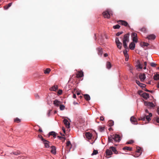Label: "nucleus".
Instances as JSON below:
<instances>
[{"instance_id":"f704fd0d","label":"nucleus","mask_w":159,"mask_h":159,"mask_svg":"<svg viewBox=\"0 0 159 159\" xmlns=\"http://www.w3.org/2000/svg\"><path fill=\"white\" fill-rule=\"evenodd\" d=\"M51 70L49 68H47L44 70V73L45 74H48L50 71Z\"/></svg>"},{"instance_id":"dca6fc26","label":"nucleus","mask_w":159,"mask_h":159,"mask_svg":"<svg viewBox=\"0 0 159 159\" xmlns=\"http://www.w3.org/2000/svg\"><path fill=\"white\" fill-rule=\"evenodd\" d=\"M134 42H132L129 44V47L130 49L133 50H134L135 48V44L134 43Z\"/></svg>"},{"instance_id":"680f3d73","label":"nucleus","mask_w":159,"mask_h":159,"mask_svg":"<svg viewBox=\"0 0 159 159\" xmlns=\"http://www.w3.org/2000/svg\"><path fill=\"white\" fill-rule=\"evenodd\" d=\"M157 123H159V117L157 118Z\"/></svg>"},{"instance_id":"c756f323","label":"nucleus","mask_w":159,"mask_h":159,"mask_svg":"<svg viewBox=\"0 0 159 159\" xmlns=\"http://www.w3.org/2000/svg\"><path fill=\"white\" fill-rule=\"evenodd\" d=\"M153 79L156 80H159V74H156L155 75L153 76Z\"/></svg>"},{"instance_id":"b1692460","label":"nucleus","mask_w":159,"mask_h":159,"mask_svg":"<svg viewBox=\"0 0 159 159\" xmlns=\"http://www.w3.org/2000/svg\"><path fill=\"white\" fill-rule=\"evenodd\" d=\"M84 97L85 99L87 101H89L90 100V98L89 95L87 94H85L84 95Z\"/></svg>"},{"instance_id":"2eb2a0df","label":"nucleus","mask_w":159,"mask_h":159,"mask_svg":"<svg viewBox=\"0 0 159 159\" xmlns=\"http://www.w3.org/2000/svg\"><path fill=\"white\" fill-rule=\"evenodd\" d=\"M156 38V36L153 34H151L148 35L147 38L149 40H154Z\"/></svg>"},{"instance_id":"9b49d317","label":"nucleus","mask_w":159,"mask_h":159,"mask_svg":"<svg viewBox=\"0 0 159 159\" xmlns=\"http://www.w3.org/2000/svg\"><path fill=\"white\" fill-rule=\"evenodd\" d=\"M136 67L137 69H142L143 68V64H141L140 61H138L137 63Z\"/></svg>"},{"instance_id":"6ab92c4d","label":"nucleus","mask_w":159,"mask_h":159,"mask_svg":"<svg viewBox=\"0 0 159 159\" xmlns=\"http://www.w3.org/2000/svg\"><path fill=\"white\" fill-rule=\"evenodd\" d=\"M136 83L141 87L144 88L145 87V84L140 83L139 81L136 80Z\"/></svg>"},{"instance_id":"052dcab7","label":"nucleus","mask_w":159,"mask_h":159,"mask_svg":"<svg viewBox=\"0 0 159 159\" xmlns=\"http://www.w3.org/2000/svg\"><path fill=\"white\" fill-rule=\"evenodd\" d=\"M157 112L158 114L159 115V107H158L157 110Z\"/></svg>"},{"instance_id":"a19ab883","label":"nucleus","mask_w":159,"mask_h":159,"mask_svg":"<svg viewBox=\"0 0 159 159\" xmlns=\"http://www.w3.org/2000/svg\"><path fill=\"white\" fill-rule=\"evenodd\" d=\"M141 31L144 33L146 32V28L143 27L141 29Z\"/></svg>"},{"instance_id":"423d86ee","label":"nucleus","mask_w":159,"mask_h":159,"mask_svg":"<svg viewBox=\"0 0 159 159\" xmlns=\"http://www.w3.org/2000/svg\"><path fill=\"white\" fill-rule=\"evenodd\" d=\"M144 104L150 108H153L155 107V105L152 102H145Z\"/></svg>"},{"instance_id":"cd10ccee","label":"nucleus","mask_w":159,"mask_h":159,"mask_svg":"<svg viewBox=\"0 0 159 159\" xmlns=\"http://www.w3.org/2000/svg\"><path fill=\"white\" fill-rule=\"evenodd\" d=\"M123 150H129V151H131L132 150V148H130V147H129L126 146V147H124L123 148Z\"/></svg>"},{"instance_id":"13d9d810","label":"nucleus","mask_w":159,"mask_h":159,"mask_svg":"<svg viewBox=\"0 0 159 159\" xmlns=\"http://www.w3.org/2000/svg\"><path fill=\"white\" fill-rule=\"evenodd\" d=\"M100 120H104V118L103 117L101 116L100 117Z\"/></svg>"},{"instance_id":"79ce46f5","label":"nucleus","mask_w":159,"mask_h":159,"mask_svg":"<svg viewBox=\"0 0 159 159\" xmlns=\"http://www.w3.org/2000/svg\"><path fill=\"white\" fill-rule=\"evenodd\" d=\"M115 42H116V44L120 42V41H119L118 38H117L116 37V38Z\"/></svg>"},{"instance_id":"3c124183","label":"nucleus","mask_w":159,"mask_h":159,"mask_svg":"<svg viewBox=\"0 0 159 159\" xmlns=\"http://www.w3.org/2000/svg\"><path fill=\"white\" fill-rule=\"evenodd\" d=\"M57 93L59 95H61L62 93V90H59Z\"/></svg>"},{"instance_id":"5fc2aeb1","label":"nucleus","mask_w":159,"mask_h":159,"mask_svg":"<svg viewBox=\"0 0 159 159\" xmlns=\"http://www.w3.org/2000/svg\"><path fill=\"white\" fill-rule=\"evenodd\" d=\"M62 130L63 131V132H64V133H65V132H66V131H65V129L64 128V127H62Z\"/></svg>"},{"instance_id":"c85d7f7f","label":"nucleus","mask_w":159,"mask_h":159,"mask_svg":"<svg viewBox=\"0 0 159 159\" xmlns=\"http://www.w3.org/2000/svg\"><path fill=\"white\" fill-rule=\"evenodd\" d=\"M110 148L111 149L112 151L114 152L116 154L117 153V151L116 148L114 147H111Z\"/></svg>"},{"instance_id":"f8f14e48","label":"nucleus","mask_w":159,"mask_h":159,"mask_svg":"<svg viewBox=\"0 0 159 159\" xmlns=\"http://www.w3.org/2000/svg\"><path fill=\"white\" fill-rule=\"evenodd\" d=\"M136 152L137 153H139L140 154L138 155H135L134 156L135 157H138L142 153L141 148H140V147H139L138 148H137Z\"/></svg>"},{"instance_id":"f03ea898","label":"nucleus","mask_w":159,"mask_h":159,"mask_svg":"<svg viewBox=\"0 0 159 159\" xmlns=\"http://www.w3.org/2000/svg\"><path fill=\"white\" fill-rule=\"evenodd\" d=\"M129 33L125 34L124 36L123 39V44L125 49H127L128 48L127 43L129 41Z\"/></svg>"},{"instance_id":"e433bc0d","label":"nucleus","mask_w":159,"mask_h":159,"mask_svg":"<svg viewBox=\"0 0 159 159\" xmlns=\"http://www.w3.org/2000/svg\"><path fill=\"white\" fill-rule=\"evenodd\" d=\"M20 151H16V152H12L11 154H14L15 155H17L18 154H20Z\"/></svg>"},{"instance_id":"4468645a","label":"nucleus","mask_w":159,"mask_h":159,"mask_svg":"<svg viewBox=\"0 0 159 159\" xmlns=\"http://www.w3.org/2000/svg\"><path fill=\"white\" fill-rule=\"evenodd\" d=\"M63 122L67 128H70V123L69 122L68 120L67 119H64Z\"/></svg>"},{"instance_id":"7c9ffc66","label":"nucleus","mask_w":159,"mask_h":159,"mask_svg":"<svg viewBox=\"0 0 159 159\" xmlns=\"http://www.w3.org/2000/svg\"><path fill=\"white\" fill-rule=\"evenodd\" d=\"M111 65L110 62H107L106 64V67L108 69H110L111 67Z\"/></svg>"},{"instance_id":"72a5a7b5","label":"nucleus","mask_w":159,"mask_h":159,"mask_svg":"<svg viewBox=\"0 0 159 159\" xmlns=\"http://www.w3.org/2000/svg\"><path fill=\"white\" fill-rule=\"evenodd\" d=\"M108 125L110 126H111L114 125V121L112 120H110L108 122Z\"/></svg>"},{"instance_id":"0eeeda50","label":"nucleus","mask_w":159,"mask_h":159,"mask_svg":"<svg viewBox=\"0 0 159 159\" xmlns=\"http://www.w3.org/2000/svg\"><path fill=\"white\" fill-rule=\"evenodd\" d=\"M139 78L142 82H143L146 79L145 75L144 74H140L139 75Z\"/></svg>"},{"instance_id":"4c0bfd02","label":"nucleus","mask_w":159,"mask_h":159,"mask_svg":"<svg viewBox=\"0 0 159 159\" xmlns=\"http://www.w3.org/2000/svg\"><path fill=\"white\" fill-rule=\"evenodd\" d=\"M123 53L125 57H128L129 56V55L127 53V51L126 50H124L123 51Z\"/></svg>"},{"instance_id":"a878e982","label":"nucleus","mask_w":159,"mask_h":159,"mask_svg":"<svg viewBox=\"0 0 159 159\" xmlns=\"http://www.w3.org/2000/svg\"><path fill=\"white\" fill-rule=\"evenodd\" d=\"M49 135H52L53 136V137L54 138H55L56 137V133L54 131H52L50 132L49 133Z\"/></svg>"},{"instance_id":"e2e57ef3","label":"nucleus","mask_w":159,"mask_h":159,"mask_svg":"<svg viewBox=\"0 0 159 159\" xmlns=\"http://www.w3.org/2000/svg\"><path fill=\"white\" fill-rule=\"evenodd\" d=\"M145 112L147 113H148L149 111L148 109H146L145 110Z\"/></svg>"},{"instance_id":"2f4dec72","label":"nucleus","mask_w":159,"mask_h":159,"mask_svg":"<svg viewBox=\"0 0 159 159\" xmlns=\"http://www.w3.org/2000/svg\"><path fill=\"white\" fill-rule=\"evenodd\" d=\"M117 47L119 49H121L122 46V43H121L120 42L119 43H117L116 44Z\"/></svg>"},{"instance_id":"39448f33","label":"nucleus","mask_w":159,"mask_h":159,"mask_svg":"<svg viewBox=\"0 0 159 159\" xmlns=\"http://www.w3.org/2000/svg\"><path fill=\"white\" fill-rule=\"evenodd\" d=\"M131 38L134 42L137 43L138 42L137 34L135 33H133L131 34Z\"/></svg>"},{"instance_id":"a211bd4d","label":"nucleus","mask_w":159,"mask_h":159,"mask_svg":"<svg viewBox=\"0 0 159 159\" xmlns=\"http://www.w3.org/2000/svg\"><path fill=\"white\" fill-rule=\"evenodd\" d=\"M142 97L145 99H147L149 98V95L148 93H144L142 94Z\"/></svg>"},{"instance_id":"393cba45","label":"nucleus","mask_w":159,"mask_h":159,"mask_svg":"<svg viewBox=\"0 0 159 159\" xmlns=\"http://www.w3.org/2000/svg\"><path fill=\"white\" fill-rule=\"evenodd\" d=\"M58 88V86L57 85H54L50 89V90L52 91H56Z\"/></svg>"},{"instance_id":"c03bdc74","label":"nucleus","mask_w":159,"mask_h":159,"mask_svg":"<svg viewBox=\"0 0 159 159\" xmlns=\"http://www.w3.org/2000/svg\"><path fill=\"white\" fill-rule=\"evenodd\" d=\"M14 121L19 122L20 121V120L18 118H16L14 119Z\"/></svg>"},{"instance_id":"f257e3e1","label":"nucleus","mask_w":159,"mask_h":159,"mask_svg":"<svg viewBox=\"0 0 159 159\" xmlns=\"http://www.w3.org/2000/svg\"><path fill=\"white\" fill-rule=\"evenodd\" d=\"M121 137L120 136L117 134H113L111 135V136L108 137V141L109 142L112 143L113 139L116 142H119L121 139Z\"/></svg>"},{"instance_id":"473e14b6","label":"nucleus","mask_w":159,"mask_h":159,"mask_svg":"<svg viewBox=\"0 0 159 159\" xmlns=\"http://www.w3.org/2000/svg\"><path fill=\"white\" fill-rule=\"evenodd\" d=\"M12 3H9L7 6H4V8L5 9H7L9 7H10L11 5H12Z\"/></svg>"},{"instance_id":"8fccbe9b","label":"nucleus","mask_w":159,"mask_h":159,"mask_svg":"<svg viewBox=\"0 0 159 159\" xmlns=\"http://www.w3.org/2000/svg\"><path fill=\"white\" fill-rule=\"evenodd\" d=\"M147 62L145 61L144 62V67H143V69L145 70L146 69V66H147Z\"/></svg>"},{"instance_id":"69168bd1","label":"nucleus","mask_w":159,"mask_h":159,"mask_svg":"<svg viewBox=\"0 0 159 159\" xmlns=\"http://www.w3.org/2000/svg\"><path fill=\"white\" fill-rule=\"evenodd\" d=\"M35 97H36V98H39V96H38V95L37 94H35Z\"/></svg>"},{"instance_id":"6e6d98bb","label":"nucleus","mask_w":159,"mask_h":159,"mask_svg":"<svg viewBox=\"0 0 159 159\" xmlns=\"http://www.w3.org/2000/svg\"><path fill=\"white\" fill-rule=\"evenodd\" d=\"M128 59H129V56H128V57H125V60L126 61H127L128 60Z\"/></svg>"},{"instance_id":"338daca9","label":"nucleus","mask_w":159,"mask_h":159,"mask_svg":"<svg viewBox=\"0 0 159 159\" xmlns=\"http://www.w3.org/2000/svg\"><path fill=\"white\" fill-rule=\"evenodd\" d=\"M147 83L148 84H151V81H148V82Z\"/></svg>"},{"instance_id":"49530a36","label":"nucleus","mask_w":159,"mask_h":159,"mask_svg":"<svg viewBox=\"0 0 159 159\" xmlns=\"http://www.w3.org/2000/svg\"><path fill=\"white\" fill-rule=\"evenodd\" d=\"M134 142V141L132 140H130L126 143L127 144H131Z\"/></svg>"},{"instance_id":"0e129e2a","label":"nucleus","mask_w":159,"mask_h":159,"mask_svg":"<svg viewBox=\"0 0 159 159\" xmlns=\"http://www.w3.org/2000/svg\"><path fill=\"white\" fill-rule=\"evenodd\" d=\"M104 55L105 57H106L108 56V54L107 53H105Z\"/></svg>"},{"instance_id":"4d7b16f0","label":"nucleus","mask_w":159,"mask_h":159,"mask_svg":"<svg viewBox=\"0 0 159 159\" xmlns=\"http://www.w3.org/2000/svg\"><path fill=\"white\" fill-rule=\"evenodd\" d=\"M142 93V91L141 90H139L138 91V93L140 95H141V93Z\"/></svg>"},{"instance_id":"7ed1b4c3","label":"nucleus","mask_w":159,"mask_h":159,"mask_svg":"<svg viewBox=\"0 0 159 159\" xmlns=\"http://www.w3.org/2000/svg\"><path fill=\"white\" fill-rule=\"evenodd\" d=\"M152 116V114L151 113H149L148 115L146 116L145 115H144L141 116L140 118L139 119V120H144L146 118V120L149 121L151 120L150 117H151Z\"/></svg>"},{"instance_id":"bf43d9fd","label":"nucleus","mask_w":159,"mask_h":159,"mask_svg":"<svg viewBox=\"0 0 159 159\" xmlns=\"http://www.w3.org/2000/svg\"><path fill=\"white\" fill-rule=\"evenodd\" d=\"M76 96L75 94H74L73 95V98H76Z\"/></svg>"},{"instance_id":"6e6552de","label":"nucleus","mask_w":159,"mask_h":159,"mask_svg":"<svg viewBox=\"0 0 159 159\" xmlns=\"http://www.w3.org/2000/svg\"><path fill=\"white\" fill-rule=\"evenodd\" d=\"M61 103V102L57 99L55 100L53 102L54 105L56 107H58Z\"/></svg>"},{"instance_id":"de8ad7c7","label":"nucleus","mask_w":159,"mask_h":159,"mask_svg":"<svg viewBox=\"0 0 159 159\" xmlns=\"http://www.w3.org/2000/svg\"><path fill=\"white\" fill-rule=\"evenodd\" d=\"M151 66L153 67H155L156 66V64L154 62H152L151 63Z\"/></svg>"},{"instance_id":"864d4df0","label":"nucleus","mask_w":159,"mask_h":159,"mask_svg":"<svg viewBox=\"0 0 159 159\" xmlns=\"http://www.w3.org/2000/svg\"><path fill=\"white\" fill-rule=\"evenodd\" d=\"M51 111V110H49L48 111V112L47 113V115L48 116H50V114Z\"/></svg>"},{"instance_id":"412c9836","label":"nucleus","mask_w":159,"mask_h":159,"mask_svg":"<svg viewBox=\"0 0 159 159\" xmlns=\"http://www.w3.org/2000/svg\"><path fill=\"white\" fill-rule=\"evenodd\" d=\"M106 153L107 156H110L112 154V152L111 150L108 149L106 150Z\"/></svg>"},{"instance_id":"f3484780","label":"nucleus","mask_w":159,"mask_h":159,"mask_svg":"<svg viewBox=\"0 0 159 159\" xmlns=\"http://www.w3.org/2000/svg\"><path fill=\"white\" fill-rule=\"evenodd\" d=\"M51 152L54 154H56V147L54 146H52L51 147Z\"/></svg>"},{"instance_id":"20e7f679","label":"nucleus","mask_w":159,"mask_h":159,"mask_svg":"<svg viewBox=\"0 0 159 159\" xmlns=\"http://www.w3.org/2000/svg\"><path fill=\"white\" fill-rule=\"evenodd\" d=\"M102 14L105 18H109L110 16L112 15V12L109 10L103 12Z\"/></svg>"},{"instance_id":"37998d69","label":"nucleus","mask_w":159,"mask_h":159,"mask_svg":"<svg viewBox=\"0 0 159 159\" xmlns=\"http://www.w3.org/2000/svg\"><path fill=\"white\" fill-rule=\"evenodd\" d=\"M38 137H39V138H40L41 139V140L42 141H44V140H45V139H44L43 138L42 136L41 135H39Z\"/></svg>"},{"instance_id":"5701e85b","label":"nucleus","mask_w":159,"mask_h":159,"mask_svg":"<svg viewBox=\"0 0 159 159\" xmlns=\"http://www.w3.org/2000/svg\"><path fill=\"white\" fill-rule=\"evenodd\" d=\"M83 72L79 71L77 74V76L78 77H81L83 76Z\"/></svg>"},{"instance_id":"1a4fd4ad","label":"nucleus","mask_w":159,"mask_h":159,"mask_svg":"<svg viewBox=\"0 0 159 159\" xmlns=\"http://www.w3.org/2000/svg\"><path fill=\"white\" fill-rule=\"evenodd\" d=\"M118 23L119 24H121L122 25L127 26L128 25V23L124 20H119L118 21Z\"/></svg>"},{"instance_id":"58836bf2","label":"nucleus","mask_w":159,"mask_h":159,"mask_svg":"<svg viewBox=\"0 0 159 159\" xmlns=\"http://www.w3.org/2000/svg\"><path fill=\"white\" fill-rule=\"evenodd\" d=\"M98 153V151L97 150H94L93 152L91 154L92 155H95Z\"/></svg>"},{"instance_id":"ddd939ff","label":"nucleus","mask_w":159,"mask_h":159,"mask_svg":"<svg viewBox=\"0 0 159 159\" xmlns=\"http://www.w3.org/2000/svg\"><path fill=\"white\" fill-rule=\"evenodd\" d=\"M130 120L131 123L137 125L138 124V123H135V122H137V119L133 116L131 117Z\"/></svg>"},{"instance_id":"09e8293b","label":"nucleus","mask_w":159,"mask_h":159,"mask_svg":"<svg viewBox=\"0 0 159 159\" xmlns=\"http://www.w3.org/2000/svg\"><path fill=\"white\" fill-rule=\"evenodd\" d=\"M123 33L122 31L118 32L116 34V35L117 36H119L120 34H122Z\"/></svg>"},{"instance_id":"bb28decb","label":"nucleus","mask_w":159,"mask_h":159,"mask_svg":"<svg viewBox=\"0 0 159 159\" xmlns=\"http://www.w3.org/2000/svg\"><path fill=\"white\" fill-rule=\"evenodd\" d=\"M140 45L142 47H148L149 45V44L148 43L143 42L141 43Z\"/></svg>"},{"instance_id":"9d476101","label":"nucleus","mask_w":159,"mask_h":159,"mask_svg":"<svg viewBox=\"0 0 159 159\" xmlns=\"http://www.w3.org/2000/svg\"><path fill=\"white\" fill-rule=\"evenodd\" d=\"M43 142L45 148H49L50 145L49 143H50L48 141L45 139L43 141Z\"/></svg>"},{"instance_id":"a18cd8bd","label":"nucleus","mask_w":159,"mask_h":159,"mask_svg":"<svg viewBox=\"0 0 159 159\" xmlns=\"http://www.w3.org/2000/svg\"><path fill=\"white\" fill-rule=\"evenodd\" d=\"M66 146L67 147H68V146H69L70 145L71 146V143H70V141H67L66 143Z\"/></svg>"},{"instance_id":"aec40b11","label":"nucleus","mask_w":159,"mask_h":159,"mask_svg":"<svg viewBox=\"0 0 159 159\" xmlns=\"http://www.w3.org/2000/svg\"><path fill=\"white\" fill-rule=\"evenodd\" d=\"M85 136L88 139H90L92 137V135L89 132H87L85 134Z\"/></svg>"},{"instance_id":"c9c22d12","label":"nucleus","mask_w":159,"mask_h":159,"mask_svg":"<svg viewBox=\"0 0 159 159\" xmlns=\"http://www.w3.org/2000/svg\"><path fill=\"white\" fill-rule=\"evenodd\" d=\"M65 109V106L63 105H60V109L61 110H63Z\"/></svg>"},{"instance_id":"774afa93","label":"nucleus","mask_w":159,"mask_h":159,"mask_svg":"<svg viewBox=\"0 0 159 159\" xmlns=\"http://www.w3.org/2000/svg\"><path fill=\"white\" fill-rule=\"evenodd\" d=\"M157 87L158 88H159V82H158V84H157Z\"/></svg>"},{"instance_id":"603ef678","label":"nucleus","mask_w":159,"mask_h":159,"mask_svg":"<svg viewBox=\"0 0 159 159\" xmlns=\"http://www.w3.org/2000/svg\"><path fill=\"white\" fill-rule=\"evenodd\" d=\"M57 137L60 139H64V140L66 139V138L65 137H63L61 136H58Z\"/></svg>"},{"instance_id":"ea45409f","label":"nucleus","mask_w":159,"mask_h":159,"mask_svg":"<svg viewBox=\"0 0 159 159\" xmlns=\"http://www.w3.org/2000/svg\"><path fill=\"white\" fill-rule=\"evenodd\" d=\"M120 26L119 25H114L113 26V28L114 29H118L120 28Z\"/></svg>"},{"instance_id":"4be33fe9","label":"nucleus","mask_w":159,"mask_h":159,"mask_svg":"<svg viewBox=\"0 0 159 159\" xmlns=\"http://www.w3.org/2000/svg\"><path fill=\"white\" fill-rule=\"evenodd\" d=\"M97 49L98 55L100 56H102L103 53L102 49L101 48H98Z\"/></svg>"}]
</instances>
